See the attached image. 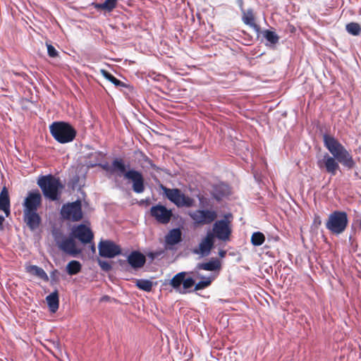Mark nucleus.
I'll return each instance as SVG.
<instances>
[{
  "label": "nucleus",
  "mask_w": 361,
  "mask_h": 361,
  "mask_svg": "<svg viewBox=\"0 0 361 361\" xmlns=\"http://www.w3.org/2000/svg\"><path fill=\"white\" fill-rule=\"evenodd\" d=\"M237 4L238 5L241 12H243L245 11L243 8V0H237Z\"/></svg>",
  "instance_id": "4c0bfd02"
},
{
  "label": "nucleus",
  "mask_w": 361,
  "mask_h": 361,
  "mask_svg": "<svg viewBox=\"0 0 361 361\" xmlns=\"http://www.w3.org/2000/svg\"><path fill=\"white\" fill-rule=\"evenodd\" d=\"M128 263L135 269L142 267L145 262V256L139 251H133L130 253L127 259Z\"/></svg>",
  "instance_id": "f3484780"
},
{
  "label": "nucleus",
  "mask_w": 361,
  "mask_h": 361,
  "mask_svg": "<svg viewBox=\"0 0 361 361\" xmlns=\"http://www.w3.org/2000/svg\"><path fill=\"white\" fill-rule=\"evenodd\" d=\"M214 246V235L208 233L199 244L198 248H195L192 252L195 255H200L202 257H207L210 254Z\"/></svg>",
  "instance_id": "2eb2a0df"
},
{
  "label": "nucleus",
  "mask_w": 361,
  "mask_h": 361,
  "mask_svg": "<svg viewBox=\"0 0 361 361\" xmlns=\"http://www.w3.org/2000/svg\"><path fill=\"white\" fill-rule=\"evenodd\" d=\"M264 235L259 231L253 233L251 236V243L255 246L262 245L264 243Z\"/></svg>",
  "instance_id": "7c9ffc66"
},
{
  "label": "nucleus",
  "mask_w": 361,
  "mask_h": 361,
  "mask_svg": "<svg viewBox=\"0 0 361 361\" xmlns=\"http://www.w3.org/2000/svg\"><path fill=\"white\" fill-rule=\"evenodd\" d=\"M221 264L219 259L212 257L207 262H202L196 264L194 272H198L200 270H206L209 271H219Z\"/></svg>",
  "instance_id": "a211bd4d"
},
{
  "label": "nucleus",
  "mask_w": 361,
  "mask_h": 361,
  "mask_svg": "<svg viewBox=\"0 0 361 361\" xmlns=\"http://www.w3.org/2000/svg\"><path fill=\"white\" fill-rule=\"evenodd\" d=\"M136 286L142 290L149 292L152 288L153 283L148 279H137L136 281Z\"/></svg>",
  "instance_id": "c756f323"
},
{
  "label": "nucleus",
  "mask_w": 361,
  "mask_h": 361,
  "mask_svg": "<svg viewBox=\"0 0 361 361\" xmlns=\"http://www.w3.org/2000/svg\"><path fill=\"white\" fill-rule=\"evenodd\" d=\"M23 212L24 219L28 228L31 231L37 229L41 223V217L37 214V211Z\"/></svg>",
  "instance_id": "6ab92c4d"
},
{
  "label": "nucleus",
  "mask_w": 361,
  "mask_h": 361,
  "mask_svg": "<svg viewBox=\"0 0 361 361\" xmlns=\"http://www.w3.org/2000/svg\"><path fill=\"white\" fill-rule=\"evenodd\" d=\"M71 233L72 236L78 239L84 245L92 243L94 238L92 230L83 224L74 226Z\"/></svg>",
  "instance_id": "f8f14e48"
},
{
  "label": "nucleus",
  "mask_w": 361,
  "mask_h": 361,
  "mask_svg": "<svg viewBox=\"0 0 361 361\" xmlns=\"http://www.w3.org/2000/svg\"><path fill=\"white\" fill-rule=\"evenodd\" d=\"M230 194V188L228 184L219 183L216 184L212 190V195L214 199L219 201Z\"/></svg>",
  "instance_id": "aec40b11"
},
{
  "label": "nucleus",
  "mask_w": 361,
  "mask_h": 361,
  "mask_svg": "<svg viewBox=\"0 0 361 361\" xmlns=\"http://www.w3.org/2000/svg\"><path fill=\"white\" fill-rule=\"evenodd\" d=\"M345 29L348 33L353 36H357L361 33V27L357 23H350L345 26Z\"/></svg>",
  "instance_id": "2f4dec72"
},
{
  "label": "nucleus",
  "mask_w": 361,
  "mask_h": 361,
  "mask_svg": "<svg viewBox=\"0 0 361 361\" xmlns=\"http://www.w3.org/2000/svg\"><path fill=\"white\" fill-rule=\"evenodd\" d=\"M41 202L42 195L38 190L30 192L24 201L23 212L37 211V208L41 204Z\"/></svg>",
  "instance_id": "4468645a"
},
{
  "label": "nucleus",
  "mask_w": 361,
  "mask_h": 361,
  "mask_svg": "<svg viewBox=\"0 0 361 361\" xmlns=\"http://www.w3.org/2000/svg\"><path fill=\"white\" fill-rule=\"evenodd\" d=\"M102 169L109 174H116L132 183V190L137 194L142 193L145 190L144 176L140 171L131 169L130 165H126L122 159H114L111 164L108 163L100 165Z\"/></svg>",
  "instance_id": "f03ea898"
},
{
  "label": "nucleus",
  "mask_w": 361,
  "mask_h": 361,
  "mask_svg": "<svg viewBox=\"0 0 361 361\" xmlns=\"http://www.w3.org/2000/svg\"><path fill=\"white\" fill-rule=\"evenodd\" d=\"M99 254L101 257L114 258L121 254V248L114 242L109 240H101L98 245Z\"/></svg>",
  "instance_id": "9d476101"
},
{
  "label": "nucleus",
  "mask_w": 361,
  "mask_h": 361,
  "mask_svg": "<svg viewBox=\"0 0 361 361\" xmlns=\"http://www.w3.org/2000/svg\"><path fill=\"white\" fill-rule=\"evenodd\" d=\"M190 216L197 224H209L217 217V214L214 210L197 209L190 214Z\"/></svg>",
  "instance_id": "9b49d317"
},
{
  "label": "nucleus",
  "mask_w": 361,
  "mask_h": 361,
  "mask_svg": "<svg viewBox=\"0 0 361 361\" xmlns=\"http://www.w3.org/2000/svg\"><path fill=\"white\" fill-rule=\"evenodd\" d=\"M50 133L54 139L60 143H68L75 137V130L68 123L54 122L49 127Z\"/></svg>",
  "instance_id": "39448f33"
},
{
  "label": "nucleus",
  "mask_w": 361,
  "mask_h": 361,
  "mask_svg": "<svg viewBox=\"0 0 361 361\" xmlns=\"http://www.w3.org/2000/svg\"><path fill=\"white\" fill-rule=\"evenodd\" d=\"M92 250L93 251H94V250H95V247H94V245L92 246Z\"/></svg>",
  "instance_id": "37998d69"
},
{
  "label": "nucleus",
  "mask_w": 361,
  "mask_h": 361,
  "mask_svg": "<svg viewBox=\"0 0 361 361\" xmlns=\"http://www.w3.org/2000/svg\"><path fill=\"white\" fill-rule=\"evenodd\" d=\"M100 73L104 78H106V80H108L109 81L112 82L115 86H116V87H124L125 86V84L122 81H121L120 80L115 78L111 73H110L107 71H106L104 69H101Z\"/></svg>",
  "instance_id": "bb28decb"
},
{
  "label": "nucleus",
  "mask_w": 361,
  "mask_h": 361,
  "mask_svg": "<svg viewBox=\"0 0 361 361\" xmlns=\"http://www.w3.org/2000/svg\"><path fill=\"white\" fill-rule=\"evenodd\" d=\"M37 183L46 198L52 201L60 198L63 185L59 178L51 174L41 176L38 178Z\"/></svg>",
  "instance_id": "20e7f679"
},
{
  "label": "nucleus",
  "mask_w": 361,
  "mask_h": 361,
  "mask_svg": "<svg viewBox=\"0 0 361 361\" xmlns=\"http://www.w3.org/2000/svg\"><path fill=\"white\" fill-rule=\"evenodd\" d=\"M118 1V0H105L104 2L102 4H96L94 8L111 11L116 7Z\"/></svg>",
  "instance_id": "cd10ccee"
},
{
  "label": "nucleus",
  "mask_w": 361,
  "mask_h": 361,
  "mask_svg": "<svg viewBox=\"0 0 361 361\" xmlns=\"http://www.w3.org/2000/svg\"><path fill=\"white\" fill-rule=\"evenodd\" d=\"M52 235L54 238V240L56 243V245L59 247L60 243L63 240L64 238H66L62 232H61L59 230H54L52 231Z\"/></svg>",
  "instance_id": "473e14b6"
},
{
  "label": "nucleus",
  "mask_w": 361,
  "mask_h": 361,
  "mask_svg": "<svg viewBox=\"0 0 361 361\" xmlns=\"http://www.w3.org/2000/svg\"><path fill=\"white\" fill-rule=\"evenodd\" d=\"M4 221H5L4 216L2 215H0V231L4 230L3 224H4Z\"/></svg>",
  "instance_id": "58836bf2"
},
{
  "label": "nucleus",
  "mask_w": 361,
  "mask_h": 361,
  "mask_svg": "<svg viewBox=\"0 0 361 361\" xmlns=\"http://www.w3.org/2000/svg\"><path fill=\"white\" fill-rule=\"evenodd\" d=\"M46 301L51 312H56L59 306V298L57 290L50 293L46 297Z\"/></svg>",
  "instance_id": "5701e85b"
},
{
  "label": "nucleus",
  "mask_w": 361,
  "mask_h": 361,
  "mask_svg": "<svg viewBox=\"0 0 361 361\" xmlns=\"http://www.w3.org/2000/svg\"><path fill=\"white\" fill-rule=\"evenodd\" d=\"M233 216L231 213L224 215V219L216 221L213 225L214 235L223 241L229 239L231 234V222Z\"/></svg>",
  "instance_id": "1a4fd4ad"
},
{
  "label": "nucleus",
  "mask_w": 361,
  "mask_h": 361,
  "mask_svg": "<svg viewBox=\"0 0 361 361\" xmlns=\"http://www.w3.org/2000/svg\"><path fill=\"white\" fill-rule=\"evenodd\" d=\"M154 252H156V257L157 258L158 257L161 256L164 254V250H157V251H154Z\"/></svg>",
  "instance_id": "ea45409f"
},
{
  "label": "nucleus",
  "mask_w": 361,
  "mask_h": 361,
  "mask_svg": "<svg viewBox=\"0 0 361 361\" xmlns=\"http://www.w3.org/2000/svg\"><path fill=\"white\" fill-rule=\"evenodd\" d=\"M58 273L59 272L56 269H55L51 272L50 277H51V283L56 282L58 281V278H57Z\"/></svg>",
  "instance_id": "c9c22d12"
},
{
  "label": "nucleus",
  "mask_w": 361,
  "mask_h": 361,
  "mask_svg": "<svg viewBox=\"0 0 361 361\" xmlns=\"http://www.w3.org/2000/svg\"><path fill=\"white\" fill-rule=\"evenodd\" d=\"M182 241V232L179 228L170 230L165 236V242L168 245H175Z\"/></svg>",
  "instance_id": "4be33fe9"
},
{
  "label": "nucleus",
  "mask_w": 361,
  "mask_h": 361,
  "mask_svg": "<svg viewBox=\"0 0 361 361\" xmlns=\"http://www.w3.org/2000/svg\"><path fill=\"white\" fill-rule=\"evenodd\" d=\"M47 53L50 57L54 58L57 56L58 51L51 44H47Z\"/></svg>",
  "instance_id": "f704fd0d"
},
{
  "label": "nucleus",
  "mask_w": 361,
  "mask_h": 361,
  "mask_svg": "<svg viewBox=\"0 0 361 361\" xmlns=\"http://www.w3.org/2000/svg\"><path fill=\"white\" fill-rule=\"evenodd\" d=\"M82 269V265L79 261L72 260L66 266L67 273L72 276L78 274Z\"/></svg>",
  "instance_id": "a878e982"
},
{
  "label": "nucleus",
  "mask_w": 361,
  "mask_h": 361,
  "mask_svg": "<svg viewBox=\"0 0 361 361\" xmlns=\"http://www.w3.org/2000/svg\"><path fill=\"white\" fill-rule=\"evenodd\" d=\"M150 214L159 223L163 224H168L173 215L172 211L162 204L152 207Z\"/></svg>",
  "instance_id": "ddd939ff"
},
{
  "label": "nucleus",
  "mask_w": 361,
  "mask_h": 361,
  "mask_svg": "<svg viewBox=\"0 0 361 361\" xmlns=\"http://www.w3.org/2000/svg\"><path fill=\"white\" fill-rule=\"evenodd\" d=\"M323 141L325 147L332 156L325 153L322 158L318 159L317 164L321 170L324 169L326 173L335 176L339 169V163L348 169L355 166V162L352 155L338 140L324 134Z\"/></svg>",
  "instance_id": "f257e3e1"
},
{
  "label": "nucleus",
  "mask_w": 361,
  "mask_h": 361,
  "mask_svg": "<svg viewBox=\"0 0 361 361\" xmlns=\"http://www.w3.org/2000/svg\"><path fill=\"white\" fill-rule=\"evenodd\" d=\"M314 221L315 224H321V220L319 216H316Z\"/></svg>",
  "instance_id": "79ce46f5"
},
{
  "label": "nucleus",
  "mask_w": 361,
  "mask_h": 361,
  "mask_svg": "<svg viewBox=\"0 0 361 361\" xmlns=\"http://www.w3.org/2000/svg\"><path fill=\"white\" fill-rule=\"evenodd\" d=\"M26 271L31 275L35 276L44 281H49V276L44 270L37 265H29L26 267Z\"/></svg>",
  "instance_id": "393cba45"
},
{
  "label": "nucleus",
  "mask_w": 361,
  "mask_h": 361,
  "mask_svg": "<svg viewBox=\"0 0 361 361\" xmlns=\"http://www.w3.org/2000/svg\"><path fill=\"white\" fill-rule=\"evenodd\" d=\"M243 16L242 20L243 23L253 28L257 32H259V27L255 23V18L253 15V11L252 8H249L242 12Z\"/></svg>",
  "instance_id": "b1692460"
},
{
  "label": "nucleus",
  "mask_w": 361,
  "mask_h": 361,
  "mask_svg": "<svg viewBox=\"0 0 361 361\" xmlns=\"http://www.w3.org/2000/svg\"><path fill=\"white\" fill-rule=\"evenodd\" d=\"M10 207L8 191L6 187H4L0 192V209L5 213L6 217L10 215Z\"/></svg>",
  "instance_id": "412c9836"
},
{
  "label": "nucleus",
  "mask_w": 361,
  "mask_h": 361,
  "mask_svg": "<svg viewBox=\"0 0 361 361\" xmlns=\"http://www.w3.org/2000/svg\"><path fill=\"white\" fill-rule=\"evenodd\" d=\"M263 36L271 45H275L279 42V37L274 31L266 30L263 32Z\"/></svg>",
  "instance_id": "c85d7f7f"
},
{
  "label": "nucleus",
  "mask_w": 361,
  "mask_h": 361,
  "mask_svg": "<svg viewBox=\"0 0 361 361\" xmlns=\"http://www.w3.org/2000/svg\"><path fill=\"white\" fill-rule=\"evenodd\" d=\"M348 223L347 213L337 210L329 214L328 221L326 223V227L332 233L338 235L345 230Z\"/></svg>",
  "instance_id": "0eeeda50"
},
{
  "label": "nucleus",
  "mask_w": 361,
  "mask_h": 361,
  "mask_svg": "<svg viewBox=\"0 0 361 361\" xmlns=\"http://www.w3.org/2000/svg\"><path fill=\"white\" fill-rule=\"evenodd\" d=\"M61 216L64 220L79 221L83 218L81 200L63 204L60 211Z\"/></svg>",
  "instance_id": "6e6552de"
},
{
  "label": "nucleus",
  "mask_w": 361,
  "mask_h": 361,
  "mask_svg": "<svg viewBox=\"0 0 361 361\" xmlns=\"http://www.w3.org/2000/svg\"><path fill=\"white\" fill-rule=\"evenodd\" d=\"M97 263L99 265L100 268L106 272H109L111 270L112 266L110 262L106 260H102L100 259H97Z\"/></svg>",
  "instance_id": "72a5a7b5"
},
{
  "label": "nucleus",
  "mask_w": 361,
  "mask_h": 361,
  "mask_svg": "<svg viewBox=\"0 0 361 361\" xmlns=\"http://www.w3.org/2000/svg\"><path fill=\"white\" fill-rule=\"evenodd\" d=\"M219 255L221 257H224L226 255V251L221 250L219 251Z\"/></svg>",
  "instance_id": "a19ab883"
},
{
  "label": "nucleus",
  "mask_w": 361,
  "mask_h": 361,
  "mask_svg": "<svg viewBox=\"0 0 361 361\" xmlns=\"http://www.w3.org/2000/svg\"><path fill=\"white\" fill-rule=\"evenodd\" d=\"M74 238L71 233L69 237L64 238L60 243L59 248L73 257H76L81 252V250L77 248Z\"/></svg>",
  "instance_id": "dca6fc26"
},
{
  "label": "nucleus",
  "mask_w": 361,
  "mask_h": 361,
  "mask_svg": "<svg viewBox=\"0 0 361 361\" xmlns=\"http://www.w3.org/2000/svg\"><path fill=\"white\" fill-rule=\"evenodd\" d=\"M75 182H78V176H76V177L75 178Z\"/></svg>",
  "instance_id": "c03bdc74"
},
{
  "label": "nucleus",
  "mask_w": 361,
  "mask_h": 361,
  "mask_svg": "<svg viewBox=\"0 0 361 361\" xmlns=\"http://www.w3.org/2000/svg\"><path fill=\"white\" fill-rule=\"evenodd\" d=\"M147 255V257H148L149 258H150L152 260H154V259H156V258H157V257H156V252H154V251L148 252Z\"/></svg>",
  "instance_id": "e433bc0d"
},
{
  "label": "nucleus",
  "mask_w": 361,
  "mask_h": 361,
  "mask_svg": "<svg viewBox=\"0 0 361 361\" xmlns=\"http://www.w3.org/2000/svg\"><path fill=\"white\" fill-rule=\"evenodd\" d=\"M162 190L166 197L178 207L190 208L195 205V200L188 195H185L178 188H168L162 186Z\"/></svg>",
  "instance_id": "423d86ee"
},
{
  "label": "nucleus",
  "mask_w": 361,
  "mask_h": 361,
  "mask_svg": "<svg viewBox=\"0 0 361 361\" xmlns=\"http://www.w3.org/2000/svg\"><path fill=\"white\" fill-rule=\"evenodd\" d=\"M196 276L201 279L198 283L192 277H186L188 272L180 271L173 276L169 281V285L180 294H186L192 292V288L195 286L194 290H200L209 287L214 279L213 276H204L198 272Z\"/></svg>",
  "instance_id": "7ed1b4c3"
}]
</instances>
